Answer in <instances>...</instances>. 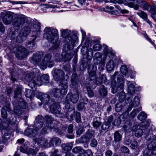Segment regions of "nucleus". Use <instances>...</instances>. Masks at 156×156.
<instances>
[{
  "instance_id": "obj_1",
  "label": "nucleus",
  "mask_w": 156,
  "mask_h": 156,
  "mask_svg": "<svg viewBox=\"0 0 156 156\" xmlns=\"http://www.w3.org/2000/svg\"><path fill=\"white\" fill-rule=\"evenodd\" d=\"M43 37L49 41H51L53 49H57L59 46L58 34L57 30L52 27H46L44 30Z\"/></svg>"
},
{
  "instance_id": "obj_2",
  "label": "nucleus",
  "mask_w": 156,
  "mask_h": 156,
  "mask_svg": "<svg viewBox=\"0 0 156 156\" xmlns=\"http://www.w3.org/2000/svg\"><path fill=\"white\" fill-rule=\"evenodd\" d=\"M51 55L48 54L45 56L42 62L40 61L41 59V56L40 55L37 54L34 56L33 63L35 65L38 64L41 69H44L48 66L49 67H52L53 65V62L51 60Z\"/></svg>"
},
{
  "instance_id": "obj_3",
  "label": "nucleus",
  "mask_w": 156,
  "mask_h": 156,
  "mask_svg": "<svg viewBox=\"0 0 156 156\" xmlns=\"http://www.w3.org/2000/svg\"><path fill=\"white\" fill-rule=\"evenodd\" d=\"M62 36L65 38V42L67 45V47L69 49H72L74 46V44L78 40L76 35H70V31L68 29L61 30Z\"/></svg>"
},
{
  "instance_id": "obj_4",
  "label": "nucleus",
  "mask_w": 156,
  "mask_h": 156,
  "mask_svg": "<svg viewBox=\"0 0 156 156\" xmlns=\"http://www.w3.org/2000/svg\"><path fill=\"white\" fill-rule=\"evenodd\" d=\"M118 74H119L118 72H115L111 77L112 79H114L116 75H118L117 80L118 83L117 86H116V82L114 79L111 82L112 92L114 94L116 93L117 91L119 90H122L124 86L123 78L122 76L118 75Z\"/></svg>"
},
{
  "instance_id": "obj_5",
  "label": "nucleus",
  "mask_w": 156,
  "mask_h": 156,
  "mask_svg": "<svg viewBox=\"0 0 156 156\" xmlns=\"http://www.w3.org/2000/svg\"><path fill=\"white\" fill-rule=\"evenodd\" d=\"M22 90L21 87H17L15 91L14 97L16 98H19V101H17V102H18V103L16 101L13 102V104L14 106V112L16 114H20L21 113V105L24 103L23 102V100L21 98L22 94Z\"/></svg>"
},
{
  "instance_id": "obj_6",
  "label": "nucleus",
  "mask_w": 156,
  "mask_h": 156,
  "mask_svg": "<svg viewBox=\"0 0 156 156\" xmlns=\"http://www.w3.org/2000/svg\"><path fill=\"white\" fill-rule=\"evenodd\" d=\"M44 120H45V121H44V127L41 131V133L42 134L47 133L48 130L52 129L54 127L52 124L54 119L51 116H46L45 118H44Z\"/></svg>"
},
{
  "instance_id": "obj_7",
  "label": "nucleus",
  "mask_w": 156,
  "mask_h": 156,
  "mask_svg": "<svg viewBox=\"0 0 156 156\" xmlns=\"http://www.w3.org/2000/svg\"><path fill=\"white\" fill-rule=\"evenodd\" d=\"M150 150H145L144 152V156H156V139L151 141V144L147 146Z\"/></svg>"
},
{
  "instance_id": "obj_8",
  "label": "nucleus",
  "mask_w": 156,
  "mask_h": 156,
  "mask_svg": "<svg viewBox=\"0 0 156 156\" xmlns=\"http://www.w3.org/2000/svg\"><path fill=\"white\" fill-rule=\"evenodd\" d=\"M26 16L22 14H17L13 20V25L16 27H22L25 23Z\"/></svg>"
},
{
  "instance_id": "obj_9",
  "label": "nucleus",
  "mask_w": 156,
  "mask_h": 156,
  "mask_svg": "<svg viewBox=\"0 0 156 156\" xmlns=\"http://www.w3.org/2000/svg\"><path fill=\"white\" fill-rule=\"evenodd\" d=\"M64 73L63 71L60 69H56L54 72L53 78L56 81H60V84L64 83Z\"/></svg>"
},
{
  "instance_id": "obj_10",
  "label": "nucleus",
  "mask_w": 156,
  "mask_h": 156,
  "mask_svg": "<svg viewBox=\"0 0 156 156\" xmlns=\"http://www.w3.org/2000/svg\"><path fill=\"white\" fill-rule=\"evenodd\" d=\"M1 13L5 14L2 19L3 23L6 25L10 24L13 20V13L10 12H7L6 11L2 12Z\"/></svg>"
},
{
  "instance_id": "obj_11",
  "label": "nucleus",
  "mask_w": 156,
  "mask_h": 156,
  "mask_svg": "<svg viewBox=\"0 0 156 156\" xmlns=\"http://www.w3.org/2000/svg\"><path fill=\"white\" fill-rule=\"evenodd\" d=\"M132 98L133 97L132 96L127 98V100L129 101H129H131L129 103V107L128 108V110L129 111H130L133 107L136 108L138 106L140 103V99L138 96H135L133 101H132Z\"/></svg>"
},
{
  "instance_id": "obj_12",
  "label": "nucleus",
  "mask_w": 156,
  "mask_h": 156,
  "mask_svg": "<svg viewBox=\"0 0 156 156\" xmlns=\"http://www.w3.org/2000/svg\"><path fill=\"white\" fill-rule=\"evenodd\" d=\"M101 57V53L99 52H97L94 54V58L95 61L97 62V64L101 65L103 69L104 67L105 61L107 57L105 55V57L103 58V60L102 59Z\"/></svg>"
},
{
  "instance_id": "obj_13",
  "label": "nucleus",
  "mask_w": 156,
  "mask_h": 156,
  "mask_svg": "<svg viewBox=\"0 0 156 156\" xmlns=\"http://www.w3.org/2000/svg\"><path fill=\"white\" fill-rule=\"evenodd\" d=\"M50 111L52 113L55 114L58 117H60L61 108L58 104H52L50 107Z\"/></svg>"
},
{
  "instance_id": "obj_14",
  "label": "nucleus",
  "mask_w": 156,
  "mask_h": 156,
  "mask_svg": "<svg viewBox=\"0 0 156 156\" xmlns=\"http://www.w3.org/2000/svg\"><path fill=\"white\" fill-rule=\"evenodd\" d=\"M44 118L41 115H38L36 117L35 121L36 122L34 124V128L35 130H37L40 129L43 126L44 122H43Z\"/></svg>"
},
{
  "instance_id": "obj_15",
  "label": "nucleus",
  "mask_w": 156,
  "mask_h": 156,
  "mask_svg": "<svg viewBox=\"0 0 156 156\" xmlns=\"http://www.w3.org/2000/svg\"><path fill=\"white\" fill-rule=\"evenodd\" d=\"M119 64L117 58L115 59L114 60H110L107 63L106 68L108 71H111L114 68L115 66Z\"/></svg>"
},
{
  "instance_id": "obj_16",
  "label": "nucleus",
  "mask_w": 156,
  "mask_h": 156,
  "mask_svg": "<svg viewBox=\"0 0 156 156\" xmlns=\"http://www.w3.org/2000/svg\"><path fill=\"white\" fill-rule=\"evenodd\" d=\"M28 52L26 49L22 46H20L18 48V51L16 52V56L19 59L24 58L27 54Z\"/></svg>"
},
{
  "instance_id": "obj_17",
  "label": "nucleus",
  "mask_w": 156,
  "mask_h": 156,
  "mask_svg": "<svg viewBox=\"0 0 156 156\" xmlns=\"http://www.w3.org/2000/svg\"><path fill=\"white\" fill-rule=\"evenodd\" d=\"M79 95L81 97V95L79 91H77L76 93L72 94H68L67 97L69 98L70 101L73 103H76L78 101Z\"/></svg>"
},
{
  "instance_id": "obj_18",
  "label": "nucleus",
  "mask_w": 156,
  "mask_h": 156,
  "mask_svg": "<svg viewBox=\"0 0 156 156\" xmlns=\"http://www.w3.org/2000/svg\"><path fill=\"white\" fill-rule=\"evenodd\" d=\"M49 76L47 74H44L42 76L37 79V85L40 86L44 83H48L49 81Z\"/></svg>"
},
{
  "instance_id": "obj_19",
  "label": "nucleus",
  "mask_w": 156,
  "mask_h": 156,
  "mask_svg": "<svg viewBox=\"0 0 156 156\" xmlns=\"http://www.w3.org/2000/svg\"><path fill=\"white\" fill-rule=\"evenodd\" d=\"M36 142L41 147H46L48 144V140L44 137L37 139Z\"/></svg>"
},
{
  "instance_id": "obj_20",
  "label": "nucleus",
  "mask_w": 156,
  "mask_h": 156,
  "mask_svg": "<svg viewBox=\"0 0 156 156\" xmlns=\"http://www.w3.org/2000/svg\"><path fill=\"white\" fill-rule=\"evenodd\" d=\"M37 131L35 129L34 130L32 128H28L24 132L25 135L30 137L36 136L37 135Z\"/></svg>"
},
{
  "instance_id": "obj_21",
  "label": "nucleus",
  "mask_w": 156,
  "mask_h": 156,
  "mask_svg": "<svg viewBox=\"0 0 156 156\" xmlns=\"http://www.w3.org/2000/svg\"><path fill=\"white\" fill-rule=\"evenodd\" d=\"M61 140L57 137H53L50 139L48 142V145L49 147L51 146H58L61 143Z\"/></svg>"
},
{
  "instance_id": "obj_22",
  "label": "nucleus",
  "mask_w": 156,
  "mask_h": 156,
  "mask_svg": "<svg viewBox=\"0 0 156 156\" xmlns=\"http://www.w3.org/2000/svg\"><path fill=\"white\" fill-rule=\"evenodd\" d=\"M132 130L133 132H135V135L136 137H140L144 133L143 129L140 128H138V126L137 125L133 126Z\"/></svg>"
},
{
  "instance_id": "obj_23",
  "label": "nucleus",
  "mask_w": 156,
  "mask_h": 156,
  "mask_svg": "<svg viewBox=\"0 0 156 156\" xmlns=\"http://www.w3.org/2000/svg\"><path fill=\"white\" fill-rule=\"evenodd\" d=\"M89 69L88 72L89 73L90 78L91 80H94L96 78V66L95 65H92V69H90V68H89Z\"/></svg>"
},
{
  "instance_id": "obj_24",
  "label": "nucleus",
  "mask_w": 156,
  "mask_h": 156,
  "mask_svg": "<svg viewBox=\"0 0 156 156\" xmlns=\"http://www.w3.org/2000/svg\"><path fill=\"white\" fill-rule=\"evenodd\" d=\"M136 14L145 21L151 27H152L151 23L147 19V16L145 12L142 11H140L137 12Z\"/></svg>"
},
{
  "instance_id": "obj_25",
  "label": "nucleus",
  "mask_w": 156,
  "mask_h": 156,
  "mask_svg": "<svg viewBox=\"0 0 156 156\" xmlns=\"http://www.w3.org/2000/svg\"><path fill=\"white\" fill-rule=\"evenodd\" d=\"M50 96L47 94H42L40 97V100L43 104H48L50 101Z\"/></svg>"
},
{
  "instance_id": "obj_26",
  "label": "nucleus",
  "mask_w": 156,
  "mask_h": 156,
  "mask_svg": "<svg viewBox=\"0 0 156 156\" xmlns=\"http://www.w3.org/2000/svg\"><path fill=\"white\" fill-rule=\"evenodd\" d=\"M127 82L128 86V92L129 94H130V95L131 96L134 93L135 87L134 85L132 84L131 82L127 81Z\"/></svg>"
},
{
  "instance_id": "obj_27",
  "label": "nucleus",
  "mask_w": 156,
  "mask_h": 156,
  "mask_svg": "<svg viewBox=\"0 0 156 156\" xmlns=\"http://www.w3.org/2000/svg\"><path fill=\"white\" fill-rule=\"evenodd\" d=\"M99 93L100 96L102 98L106 97L108 94L107 88L104 86H101L99 90Z\"/></svg>"
},
{
  "instance_id": "obj_28",
  "label": "nucleus",
  "mask_w": 156,
  "mask_h": 156,
  "mask_svg": "<svg viewBox=\"0 0 156 156\" xmlns=\"http://www.w3.org/2000/svg\"><path fill=\"white\" fill-rule=\"evenodd\" d=\"M106 76L104 74H101L96 79V83L97 85L101 84L103 82L105 83L107 81Z\"/></svg>"
},
{
  "instance_id": "obj_29",
  "label": "nucleus",
  "mask_w": 156,
  "mask_h": 156,
  "mask_svg": "<svg viewBox=\"0 0 156 156\" xmlns=\"http://www.w3.org/2000/svg\"><path fill=\"white\" fill-rule=\"evenodd\" d=\"M140 7L142 8L143 9L150 11L151 6L146 2L142 0L140 2H139Z\"/></svg>"
},
{
  "instance_id": "obj_30",
  "label": "nucleus",
  "mask_w": 156,
  "mask_h": 156,
  "mask_svg": "<svg viewBox=\"0 0 156 156\" xmlns=\"http://www.w3.org/2000/svg\"><path fill=\"white\" fill-rule=\"evenodd\" d=\"M60 84L62 87L61 90H60V94L63 95L66 94L67 93L68 88L66 81H64V83Z\"/></svg>"
},
{
  "instance_id": "obj_31",
  "label": "nucleus",
  "mask_w": 156,
  "mask_h": 156,
  "mask_svg": "<svg viewBox=\"0 0 156 156\" xmlns=\"http://www.w3.org/2000/svg\"><path fill=\"white\" fill-rule=\"evenodd\" d=\"M9 105H8L7 106H4L1 109V113L2 117L3 119H6L7 116V110L9 111Z\"/></svg>"
},
{
  "instance_id": "obj_32",
  "label": "nucleus",
  "mask_w": 156,
  "mask_h": 156,
  "mask_svg": "<svg viewBox=\"0 0 156 156\" xmlns=\"http://www.w3.org/2000/svg\"><path fill=\"white\" fill-rule=\"evenodd\" d=\"M114 139L115 142H119L122 139V135L118 131H116L114 133Z\"/></svg>"
},
{
  "instance_id": "obj_33",
  "label": "nucleus",
  "mask_w": 156,
  "mask_h": 156,
  "mask_svg": "<svg viewBox=\"0 0 156 156\" xmlns=\"http://www.w3.org/2000/svg\"><path fill=\"white\" fill-rule=\"evenodd\" d=\"M30 32V27H26L21 29L20 33L24 37H26L29 34Z\"/></svg>"
},
{
  "instance_id": "obj_34",
  "label": "nucleus",
  "mask_w": 156,
  "mask_h": 156,
  "mask_svg": "<svg viewBox=\"0 0 156 156\" xmlns=\"http://www.w3.org/2000/svg\"><path fill=\"white\" fill-rule=\"evenodd\" d=\"M32 37H33L32 41H29L26 44V46L27 47L30 49L33 48V47L34 46L35 44L34 43V41L36 39V36L33 35Z\"/></svg>"
},
{
  "instance_id": "obj_35",
  "label": "nucleus",
  "mask_w": 156,
  "mask_h": 156,
  "mask_svg": "<svg viewBox=\"0 0 156 156\" xmlns=\"http://www.w3.org/2000/svg\"><path fill=\"white\" fill-rule=\"evenodd\" d=\"M98 119H99L98 118L95 117L94 118L92 124L94 128H97L101 124V122L99 121Z\"/></svg>"
},
{
  "instance_id": "obj_36",
  "label": "nucleus",
  "mask_w": 156,
  "mask_h": 156,
  "mask_svg": "<svg viewBox=\"0 0 156 156\" xmlns=\"http://www.w3.org/2000/svg\"><path fill=\"white\" fill-rule=\"evenodd\" d=\"M25 96L27 97L32 98L34 96V93L33 90L27 89L26 90Z\"/></svg>"
},
{
  "instance_id": "obj_37",
  "label": "nucleus",
  "mask_w": 156,
  "mask_h": 156,
  "mask_svg": "<svg viewBox=\"0 0 156 156\" xmlns=\"http://www.w3.org/2000/svg\"><path fill=\"white\" fill-rule=\"evenodd\" d=\"M51 93L53 96L58 98L60 94V90L56 88H53L52 90V92H51Z\"/></svg>"
},
{
  "instance_id": "obj_38",
  "label": "nucleus",
  "mask_w": 156,
  "mask_h": 156,
  "mask_svg": "<svg viewBox=\"0 0 156 156\" xmlns=\"http://www.w3.org/2000/svg\"><path fill=\"white\" fill-rule=\"evenodd\" d=\"M73 152L75 153L85 152L84 150L82 149V147H76L74 148L72 150Z\"/></svg>"
},
{
  "instance_id": "obj_39",
  "label": "nucleus",
  "mask_w": 156,
  "mask_h": 156,
  "mask_svg": "<svg viewBox=\"0 0 156 156\" xmlns=\"http://www.w3.org/2000/svg\"><path fill=\"white\" fill-rule=\"evenodd\" d=\"M103 51L104 54L107 57L108 55L109 54H112L111 51L108 48V46L106 45H103Z\"/></svg>"
},
{
  "instance_id": "obj_40",
  "label": "nucleus",
  "mask_w": 156,
  "mask_h": 156,
  "mask_svg": "<svg viewBox=\"0 0 156 156\" xmlns=\"http://www.w3.org/2000/svg\"><path fill=\"white\" fill-rule=\"evenodd\" d=\"M122 90L120 93L119 96V100L120 101L122 102L123 101L126 99V94L122 91V90Z\"/></svg>"
},
{
  "instance_id": "obj_41",
  "label": "nucleus",
  "mask_w": 156,
  "mask_h": 156,
  "mask_svg": "<svg viewBox=\"0 0 156 156\" xmlns=\"http://www.w3.org/2000/svg\"><path fill=\"white\" fill-rule=\"evenodd\" d=\"M120 71L124 75H126L128 73V71L126 65H124L121 66Z\"/></svg>"
},
{
  "instance_id": "obj_42",
  "label": "nucleus",
  "mask_w": 156,
  "mask_h": 156,
  "mask_svg": "<svg viewBox=\"0 0 156 156\" xmlns=\"http://www.w3.org/2000/svg\"><path fill=\"white\" fill-rule=\"evenodd\" d=\"M64 57L63 58L66 61L70 60L73 57V54H72L69 53H65Z\"/></svg>"
},
{
  "instance_id": "obj_43",
  "label": "nucleus",
  "mask_w": 156,
  "mask_h": 156,
  "mask_svg": "<svg viewBox=\"0 0 156 156\" xmlns=\"http://www.w3.org/2000/svg\"><path fill=\"white\" fill-rule=\"evenodd\" d=\"M87 51V58L89 60H90L92 59L93 55V50L91 48H89Z\"/></svg>"
},
{
  "instance_id": "obj_44",
  "label": "nucleus",
  "mask_w": 156,
  "mask_h": 156,
  "mask_svg": "<svg viewBox=\"0 0 156 156\" xmlns=\"http://www.w3.org/2000/svg\"><path fill=\"white\" fill-rule=\"evenodd\" d=\"M147 117L146 114L143 112H140L138 115L137 118L140 120H145Z\"/></svg>"
},
{
  "instance_id": "obj_45",
  "label": "nucleus",
  "mask_w": 156,
  "mask_h": 156,
  "mask_svg": "<svg viewBox=\"0 0 156 156\" xmlns=\"http://www.w3.org/2000/svg\"><path fill=\"white\" fill-rule=\"evenodd\" d=\"M63 149L66 151H68L71 149L72 147L69 144H64L62 145Z\"/></svg>"
},
{
  "instance_id": "obj_46",
  "label": "nucleus",
  "mask_w": 156,
  "mask_h": 156,
  "mask_svg": "<svg viewBox=\"0 0 156 156\" xmlns=\"http://www.w3.org/2000/svg\"><path fill=\"white\" fill-rule=\"evenodd\" d=\"M20 150L21 151L24 153H27L28 152V151L33 150L32 149L28 148L25 145L21 147L20 148Z\"/></svg>"
},
{
  "instance_id": "obj_47",
  "label": "nucleus",
  "mask_w": 156,
  "mask_h": 156,
  "mask_svg": "<svg viewBox=\"0 0 156 156\" xmlns=\"http://www.w3.org/2000/svg\"><path fill=\"white\" fill-rule=\"evenodd\" d=\"M93 136V134L91 131L88 130L86 133L84 135V136L88 140H90Z\"/></svg>"
},
{
  "instance_id": "obj_48",
  "label": "nucleus",
  "mask_w": 156,
  "mask_h": 156,
  "mask_svg": "<svg viewBox=\"0 0 156 156\" xmlns=\"http://www.w3.org/2000/svg\"><path fill=\"white\" fill-rule=\"evenodd\" d=\"M37 81L34 80H32L30 81L28 83L29 85L32 88L35 87L37 85Z\"/></svg>"
},
{
  "instance_id": "obj_49",
  "label": "nucleus",
  "mask_w": 156,
  "mask_h": 156,
  "mask_svg": "<svg viewBox=\"0 0 156 156\" xmlns=\"http://www.w3.org/2000/svg\"><path fill=\"white\" fill-rule=\"evenodd\" d=\"M33 27H34L33 31L34 32H39L40 30L41 26L39 23L34 25Z\"/></svg>"
},
{
  "instance_id": "obj_50",
  "label": "nucleus",
  "mask_w": 156,
  "mask_h": 156,
  "mask_svg": "<svg viewBox=\"0 0 156 156\" xmlns=\"http://www.w3.org/2000/svg\"><path fill=\"white\" fill-rule=\"evenodd\" d=\"M141 110V109L140 108H138L136 109H135L131 112L130 115L133 118L136 115L137 113L140 111H140Z\"/></svg>"
},
{
  "instance_id": "obj_51",
  "label": "nucleus",
  "mask_w": 156,
  "mask_h": 156,
  "mask_svg": "<svg viewBox=\"0 0 156 156\" xmlns=\"http://www.w3.org/2000/svg\"><path fill=\"white\" fill-rule=\"evenodd\" d=\"M65 108L68 110L69 112L73 111V112L74 107H70V104L69 103H67L65 104Z\"/></svg>"
},
{
  "instance_id": "obj_52",
  "label": "nucleus",
  "mask_w": 156,
  "mask_h": 156,
  "mask_svg": "<svg viewBox=\"0 0 156 156\" xmlns=\"http://www.w3.org/2000/svg\"><path fill=\"white\" fill-rule=\"evenodd\" d=\"M111 125V124L108 123L107 122H105L101 126L102 129L106 130L109 128Z\"/></svg>"
},
{
  "instance_id": "obj_53",
  "label": "nucleus",
  "mask_w": 156,
  "mask_h": 156,
  "mask_svg": "<svg viewBox=\"0 0 156 156\" xmlns=\"http://www.w3.org/2000/svg\"><path fill=\"white\" fill-rule=\"evenodd\" d=\"M24 36L22 35V34L20 33V34L18 35L17 37L16 38V41L18 42H22L23 40V38Z\"/></svg>"
},
{
  "instance_id": "obj_54",
  "label": "nucleus",
  "mask_w": 156,
  "mask_h": 156,
  "mask_svg": "<svg viewBox=\"0 0 156 156\" xmlns=\"http://www.w3.org/2000/svg\"><path fill=\"white\" fill-rule=\"evenodd\" d=\"M8 2H10V3H12L13 4H26L28 3L27 2H22V1H13L9 0Z\"/></svg>"
},
{
  "instance_id": "obj_55",
  "label": "nucleus",
  "mask_w": 156,
  "mask_h": 156,
  "mask_svg": "<svg viewBox=\"0 0 156 156\" xmlns=\"http://www.w3.org/2000/svg\"><path fill=\"white\" fill-rule=\"evenodd\" d=\"M101 48V45L98 44H94L93 47L94 51H99Z\"/></svg>"
},
{
  "instance_id": "obj_56",
  "label": "nucleus",
  "mask_w": 156,
  "mask_h": 156,
  "mask_svg": "<svg viewBox=\"0 0 156 156\" xmlns=\"http://www.w3.org/2000/svg\"><path fill=\"white\" fill-rule=\"evenodd\" d=\"M129 2L128 3V5L130 7H133L135 9H137L139 8V7L137 5H136L134 4L133 2Z\"/></svg>"
},
{
  "instance_id": "obj_57",
  "label": "nucleus",
  "mask_w": 156,
  "mask_h": 156,
  "mask_svg": "<svg viewBox=\"0 0 156 156\" xmlns=\"http://www.w3.org/2000/svg\"><path fill=\"white\" fill-rule=\"evenodd\" d=\"M87 92L89 96L90 97H92L94 96V93L91 90L90 88H87Z\"/></svg>"
},
{
  "instance_id": "obj_58",
  "label": "nucleus",
  "mask_w": 156,
  "mask_h": 156,
  "mask_svg": "<svg viewBox=\"0 0 156 156\" xmlns=\"http://www.w3.org/2000/svg\"><path fill=\"white\" fill-rule=\"evenodd\" d=\"M75 119L76 122H77L79 123L80 122L81 119L80 117V115L79 113L78 112L76 113V114Z\"/></svg>"
},
{
  "instance_id": "obj_59",
  "label": "nucleus",
  "mask_w": 156,
  "mask_h": 156,
  "mask_svg": "<svg viewBox=\"0 0 156 156\" xmlns=\"http://www.w3.org/2000/svg\"><path fill=\"white\" fill-rule=\"evenodd\" d=\"M98 143L96 140L93 139L91 142L90 145L92 147H95L97 146Z\"/></svg>"
},
{
  "instance_id": "obj_60",
  "label": "nucleus",
  "mask_w": 156,
  "mask_h": 156,
  "mask_svg": "<svg viewBox=\"0 0 156 156\" xmlns=\"http://www.w3.org/2000/svg\"><path fill=\"white\" fill-rule=\"evenodd\" d=\"M114 8V7H113L107 6L105 7L104 9L105 11L109 12L113 10Z\"/></svg>"
},
{
  "instance_id": "obj_61",
  "label": "nucleus",
  "mask_w": 156,
  "mask_h": 156,
  "mask_svg": "<svg viewBox=\"0 0 156 156\" xmlns=\"http://www.w3.org/2000/svg\"><path fill=\"white\" fill-rule=\"evenodd\" d=\"M84 107V103L83 102H80L78 106V110L79 111L82 110Z\"/></svg>"
},
{
  "instance_id": "obj_62",
  "label": "nucleus",
  "mask_w": 156,
  "mask_h": 156,
  "mask_svg": "<svg viewBox=\"0 0 156 156\" xmlns=\"http://www.w3.org/2000/svg\"><path fill=\"white\" fill-rule=\"evenodd\" d=\"M137 146V142L136 141L134 140L131 145V147L133 149H135Z\"/></svg>"
},
{
  "instance_id": "obj_63",
  "label": "nucleus",
  "mask_w": 156,
  "mask_h": 156,
  "mask_svg": "<svg viewBox=\"0 0 156 156\" xmlns=\"http://www.w3.org/2000/svg\"><path fill=\"white\" fill-rule=\"evenodd\" d=\"M79 140L80 142L82 143L86 142L88 141L87 140L84 136V135H83V136L80 138Z\"/></svg>"
},
{
  "instance_id": "obj_64",
  "label": "nucleus",
  "mask_w": 156,
  "mask_h": 156,
  "mask_svg": "<svg viewBox=\"0 0 156 156\" xmlns=\"http://www.w3.org/2000/svg\"><path fill=\"white\" fill-rule=\"evenodd\" d=\"M151 11L153 13H156V5H154L151 6L150 8V11Z\"/></svg>"
}]
</instances>
